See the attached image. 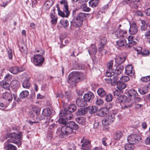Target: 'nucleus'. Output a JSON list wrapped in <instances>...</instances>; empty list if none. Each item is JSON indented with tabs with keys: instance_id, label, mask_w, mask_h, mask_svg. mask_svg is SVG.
I'll use <instances>...</instances> for the list:
<instances>
[{
	"instance_id": "nucleus-21",
	"label": "nucleus",
	"mask_w": 150,
	"mask_h": 150,
	"mask_svg": "<svg viewBox=\"0 0 150 150\" xmlns=\"http://www.w3.org/2000/svg\"><path fill=\"white\" fill-rule=\"evenodd\" d=\"M76 104L79 107H83L87 105V103L82 98H78L76 101Z\"/></svg>"
},
{
	"instance_id": "nucleus-26",
	"label": "nucleus",
	"mask_w": 150,
	"mask_h": 150,
	"mask_svg": "<svg viewBox=\"0 0 150 150\" xmlns=\"http://www.w3.org/2000/svg\"><path fill=\"white\" fill-rule=\"evenodd\" d=\"M99 2V0H90L88 2L89 5L92 8L97 7Z\"/></svg>"
},
{
	"instance_id": "nucleus-30",
	"label": "nucleus",
	"mask_w": 150,
	"mask_h": 150,
	"mask_svg": "<svg viewBox=\"0 0 150 150\" xmlns=\"http://www.w3.org/2000/svg\"><path fill=\"white\" fill-rule=\"evenodd\" d=\"M126 44V40L125 39L119 40L116 42L117 45L119 47H124Z\"/></svg>"
},
{
	"instance_id": "nucleus-58",
	"label": "nucleus",
	"mask_w": 150,
	"mask_h": 150,
	"mask_svg": "<svg viewBox=\"0 0 150 150\" xmlns=\"http://www.w3.org/2000/svg\"><path fill=\"white\" fill-rule=\"evenodd\" d=\"M12 78V76L10 74H7L4 77V79L7 81H10Z\"/></svg>"
},
{
	"instance_id": "nucleus-43",
	"label": "nucleus",
	"mask_w": 150,
	"mask_h": 150,
	"mask_svg": "<svg viewBox=\"0 0 150 150\" xmlns=\"http://www.w3.org/2000/svg\"><path fill=\"white\" fill-rule=\"evenodd\" d=\"M115 74L114 70L110 69H107L105 73V76L107 77H111Z\"/></svg>"
},
{
	"instance_id": "nucleus-9",
	"label": "nucleus",
	"mask_w": 150,
	"mask_h": 150,
	"mask_svg": "<svg viewBox=\"0 0 150 150\" xmlns=\"http://www.w3.org/2000/svg\"><path fill=\"white\" fill-rule=\"evenodd\" d=\"M141 140V137L139 135L137 134H132L127 137V141L129 143L134 144L137 141Z\"/></svg>"
},
{
	"instance_id": "nucleus-16",
	"label": "nucleus",
	"mask_w": 150,
	"mask_h": 150,
	"mask_svg": "<svg viewBox=\"0 0 150 150\" xmlns=\"http://www.w3.org/2000/svg\"><path fill=\"white\" fill-rule=\"evenodd\" d=\"M134 48V50L137 52V54H142L143 55H148L149 54V52L148 50H145L142 52V48L141 47L137 46Z\"/></svg>"
},
{
	"instance_id": "nucleus-11",
	"label": "nucleus",
	"mask_w": 150,
	"mask_h": 150,
	"mask_svg": "<svg viewBox=\"0 0 150 150\" xmlns=\"http://www.w3.org/2000/svg\"><path fill=\"white\" fill-rule=\"evenodd\" d=\"M117 110L113 109L110 111L107 118L109 120V121L111 122H113L115 120V115L118 112Z\"/></svg>"
},
{
	"instance_id": "nucleus-59",
	"label": "nucleus",
	"mask_w": 150,
	"mask_h": 150,
	"mask_svg": "<svg viewBox=\"0 0 150 150\" xmlns=\"http://www.w3.org/2000/svg\"><path fill=\"white\" fill-rule=\"evenodd\" d=\"M8 58L10 59H11L13 57V53L12 50L11 49H9L8 50Z\"/></svg>"
},
{
	"instance_id": "nucleus-18",
	"label": "nucleus",
	"mask_w": 150,
	"mask_h": 150,
	"mask_svg": "<svg viewBox=\"0 0 150 150\" xmlns=\"http://www.w3.org/2000/svg\"><path fill=\"white\" fill-rule=\"evenodd\" d=\"M127 93L128 94V96L129 98V99H130L131 100L135 98L136 96H138V93L137 91L134 89H130L128 91Z\"/></svg>"
},
{
	"instance_id": "nucleus-1",
	"label": "nucleus",
	"mask_w": 150,
	"mask_h": 150,
	"mask_svg": "<svg viewBox=\"0 0 150 150\" xmlns=\"http://www.w3.org/2000/svg\"><path fill=\"white\" fill-rule=\"evenodd\" d=\"M78 128V125L75 122L72 121L68 122L67 125L62 127L60 129L61 133L59 136L61 138H64L67 135L73 132V129L76 130ZM60 130V129H58L56 133H58V131L59 132Z\"/></svg>"
},
{
	"instance_id": "nucleus-61",
	"label": "nucleus",
	"mask_w": 150,
	"mask_h": 150,
	"mask_svg": "<svg viewBox=\"0 0 150 150\" xmlns=\"http://www.w3.org/2000/svg\"><path fill=\"white\" fill-rule=\"evenodd\" d=\"M107 38L105 37L102 38L100 42V44L105 45L107 41Z\"/></svg>"
},
{
	"instance_id": "nucleus-27",
	"label": "nucleus",
	"mask_w": 150,
	"mask_h": 150,
	"mask_svg": "<svg viewBox=\"0 0 150 150\" xmlns=\"http://www.w3.org/2000/svg\"><path fill=\"white\" fill-rule=\"evenodd\" d=\"M114 76L112 77V85L114 86L117 83L120 82L119 79L120 77L118 76V75L116 74L114 75Z\"/></svg>"
},
{
	"instance_id": "nucleus-38",
	"label": "nucleus",
	"mask_w": 150,
	"mask_h": 150,
	"mask_svg": "<svg viewBox=\"0 0 150 150\" xmlns=\"http://www.w3.org/2000/svg\"><path fill=\"white\" fill-rule=\"evenodd\" d=\"M142 25L141 26V30L142 31H145L147 28V25L144 20H141Z\"/></svg>"
},
{
	"instance_id": "nucleus-64",
	"label": "nucleus",
	"mask_w": 150,
	"mask_h": 150,
	"mask_svg": "<svg viewBox=\"0 0 150 150\" xmlns=\"http://www.w3.org/2000/svg\"><path fill=\"white\" fill-rule=\"evenodd\" d=\"M52 20L51 22L53 24L55 25L57 23V17H54L51 19Z\"/></svg>"
},
{
	"instance_id": "nucleus-36",
	"label": "nucleus",
	"mask_w": 150,
	"mask_h": 150,
	"mask_svg": "<svg viewBox=\"0 0 150 150\" xmlns=\"http://www.w3.org/2000/svg\"><path fill=\"white\" fill-rule=\"evenodd\" d=\"M19 82L18 81L13 80L11 82V85L13 88H17L19 86Z\"/></svg>"
},
{
	"instance_id": "nucleus-41",
	"label": "nucleus",
	"mask_w": 150,
	"mask_h": 150,
	"mask_svg": "<svg viewBox=\"0 0 150 150\" xmlns=\"http://www.w3.org/2000/svg\"><path fill=\"white\" fill-rule=\"evenodd\" d=\"M76 107L74 104H71L68 107V110L69 112H74L76 110Z\"/></svg>"
},
{
	"instance_id": "nucleus-48",
	"label": "nucleus",
	"mask_w": 150,
	"mask_h": 150,
	"mask_svg": "<svg viewBox=\"0 0 150 150\" xmlns=\"http://www.w3.org/2000/svg\"><path fill=\"white\" fill-rule=\"evenodd\" d=\"M89 112L90 113H93L96 112L98 110L96 106H91L88 107Z\"/></svg>"
},
{
	"instance_id": "nucleus-23",
	"label": "nucleus",
	"mask_w": 150,
	"mask_h": 150,
	"mask_svg": "<svg viewBox=\"0 0 150 150\" xmlns=\"http://www.w3.org/2000/svg\"><path fill=\"white\" fill-rule=\"evenodd\" d=\"M125 57L121 56H117L115 59V62L117 64H120L123 63L125 60Z\"/></svg>"
},
{
	"instance_id": "nucleus-7",
	"label": "nucleus",
	"mask_w": 150,
	"mask_h": 150,
	"mask_svg": "<svg viewBox=\"0 0 150 150\" xmlns=\"http://www.w3.org/2000/svg\"><path fill=\"white\" fill-rule=\"evenodd\" d=\"M127 31L120 29L116 30L112 34V37L114 39L117 38H123L127 37Z\"/></svg>"
},
{
	"instance_id": "nucleus-56",
	"label": "nucleus",
	"mask_w": 150,
	"mask_h": 150,
	"mask_svg": "<svg viewBox=\"0 0 150 150\" xmlns=\"http://www.w3.org/2000/svg\"><path fill=\"white\" fill-rule=\"evenodd\" d=\"M141 80L142 82H147L150 80V75L143 77L141 78Z\"/></svg>"
},
{
	"instance_id": "nucleus-14",
	"label": "nucleus",
	"mask_w": 150,
	"mask_h": 150,
	"mask_svg": "<svg viewBox=\"0 0 150 150\" xmlns=\"http://www.w3.org/2000/svg\"><path fill=\"white\" fill-rule=\"evenodd\" d=\"M125 73L129 76H133L134 74V70L133 69V67L131 65H127L125 68Z\"/></svg>"
},
{
	"instance_id": "nucleus-57",
	"label": "nucleus",
	"mask_w": 150,
	"mask_h": 150,
	"mask_svg": "<svg viewBox=\"0 0 150 150\" xmlns=\"http://www.w3.org/2000/svg\"><path fill=\"white\" fill-rule=\"evenodd\" d=\"M113 65V62L112 60L109 61L107 63V69H112V67Z\"/></svg>"
},
{
	"instance_id": "nucleus-49",
	"label": "nucleus",
	"mask_w": 150,
	"mask_h": 150,
	"mask_svg": "<svg viewBox=\"0 0 150 150\" xmlns=\"http://www.w3.org/2000/svg\"><path fill=\"white\" fill-rule=\"evenodd\" d=\"M123 69L124 67L122 66L117 67L115 71L116 74L118 75L120 74L122 72Z\"/></svg>"
},
{
	"instance_id": "nucleus-29",
	"label": "nucleus",
	"mask_w": 150,
	"mask_h": 150,
	"mask_svg": "<svg viewBox=\"0 0 150 150\" xmlns=\"http://www.w3.org/2000/svg\"><path fill=\"white\" fill-rule=\"evenodd\" d=\"M98 95L101 97H104L106 94V93L104 89L102 88H99L97 90Z\"/></svg>"
},
{
	"instance_id": "nucleus-32",
	"label": "nucleus",
	"mask_w": 150,
	"mask_h": 150,
	"mask_svg": "<svg viewBox=\"0 0 150 150\" xmlns=\"http://www.w3.org/2000/svg\"><path fill=\"white\" fill-rule=\"evenodd\" d=\"M86 112L84 108H82L78 109V111L76 112V115L77 116L83 115H84Z\"/></svg>"
},
{
	"instance_id": "nucleus-28",
	"label": "nucleus",
	"mask_w": 150,
	"mask_h": 150,
	"mask_svg": "<svg viewBox=\"0 0 150 150\" xmlns=\"http://www.w3.org/2000/svg\"><path fill=\"white\" fill-rule=\"evenodd\" d=\"M83 21L77 19L76 18L74 20L73 23V25L74 26L76 27H80L82 24Z\"/></svg>"
},
{
	"instance_id": "nucleus-31",
	"label": "nucleus",
	"mask_w": 150,
	"mask_h": 150,
	"mask_svg": "<svg viewBox=\"0 0 150 150\" xmlns=\"http://www.w3.org/2000/svg\"><path fill=\"white\" fill-rule=\"evenodd\" d=\"M148 86H144L139 89V92L142 95H144L148 91Z\"/></svg>"
},
{
	"instance_id": "nucleus-19",
	"label": "nucleus",
	"mask_w": 150,
	"mask_h": 150,
	"mask_svg": "<svg viewBox=\"0 0 150 150\" xmlns=\"http://www.w3.org/2000/svg\"><path fill=\"white\" fill-rule=\"evenodd\" d=\"M9 71L13 74H16L18 72H21L24 70V69H21L15 66L10 67L9 69Z\"/></svg>"
},
{
	"instance_id": "nucleus-5",
	"label": "nucleus",
	"mask_w": 150,
	"mask_h": 150,
	"mask_svg": "<svg viewBox=\"0 0 150 150\" xmlns=\"http://www.w3.org/2000/svg\"><path fill=\"white\" fill-rule=\"evenodd\" d=\"M60 3L63 5V10L64 12L66 13V14H65L63 12L60 11L59 7H57L58 15L62 17H67L69 16V11L67 2L65 0H62L60 1Z\"/></svg>"
},
{
	"instance_id": "nucleus-2",
	"label": "nucleus",
	"mask_w": 150,
	"mask_h": 150,
	"mask_svg": "<svg viewBox=\"0 0 150 150\" xmlns=\"http://www.w3.org/2000/svg\"><path fill=\"white\" fill-rule=\"evenodd\" d=\"M5 136L6 138H10L7 140V142L15 144L18 145V147L21 146V139L22 137L21 132L8 133L6 134Z\"/></svg>"
},
{
	"instance_id": "nucleus-35",
	"label": "nucleus",
	"mask_w": 150,
	"mask_h": 150,
	"mask_svg": "<svg viewBox=\"0 0 150 150\" xmlns=\"http://www.w3.org/2000/svg\"><path fill=\"white\" fill-rule=\"evenodd\" d=\"M29 95L28 91L27 90L23 91L20 94V97L21 98L23 99L27 98Z\"/></svg>"
},
{
	"instance_id": "nucleus-55",
	"label": "nucleus",
	"mask_w": 150,
	"mask_h": 150,
	"mask_svg": "<svg viewBox=\"0 0 150 150\" xmlns=\"http://www.w3.org/2000/svg\"><path fill=\"white\" fill-rule=\"evenodd\" d=\"M120 80L122 82H126L129 80V78L127 76H123L120 78Z\"/></svg>"
},
{
	"instance_id": "nucleus-8",
	"label": "nucleus",
	"mask_w": 150,
	"mask_h": 150,
	"mask_svg": "<svg viewBox=\"0 0 150 150\" xmlns=\"http://www.w3.org/2000/svg\"><path fill=\"white\" fill-rule=\"evenodd\" d=\"M81 142L82 143L81 149L83 150H89L91 147V142L87 139H85L83 137L81 141Z\"/></svg>"
},
{
	"instance_id": "nucleus-51",
	"label": "nucleus",
	"mask_w": 150,
	"mask_h": 150,
	"mask_svg": "<svg viewBox=\"0 0 150 150\" xmlns=\"http://www.w3.org/2000/svg\"><path fill=\"white\" fill-rule=\"evenodd\" d=\"M112 99V96L111 94H106L105 97V100L107 102H111Z\"/></svg>"
},
{
	"instance_id": "nucleus-24",
	"label": "nucleus",
	"mask_w": 150,
	"mask_h": 150,
	"mask_svg": "<svg viewBox=\"0 0 150 150\" xmlns=\"http://www.w3.org/2000/svg\"><path fill=\"white\" fill-rule=\"evenodd\" d=\"M3 96L4 98L7 100L9 102L11 101L13 99L11 94L8 92L4 93L3 94Z\"/></svg>"
},
{
	"instance_id": "nucleus-6",
	"label": "nucleus",
	"mask_w": 150,
	"mask_h": 150,
	"mask_svg": "<svg viewBox=\"0 0 150 150\" xmlns=\"http://www.w3.org/2000/svg\"><path fill=\"white\" fill-rule=\"evenodd\" d=\"M80 79L79 73L73 72L69 75L67 81L69 83L73 84L77 82Z\"/></svg>"
},
{
	"instance_id": "nucleus-20",
	"label": "nucleus",
	"mask_w": 150,
	"mask_h": 150,
	"mask_svg": "<svg viewBox=\"0 0 150 150\" xmlns=\"http://www.w3.org/2000/svg\"><path fill=\"white\" fill-rule=\"evenodd\" d=\"M109 110L106 107H103L98 111V115L100 117H104L108 112Z\"/></svg>"
},
{
	"instance_id": "nucleus-54",
	"label": "nucleus",
	"mask_w": 150,
	"mask_h": 150,
	"mask_svg": "<svg viewBox=\"0 0 150 150\" xmlns=\"http://www.w3.org/2000/svg\"><path fill=\"white\" fill-rule=\"evenodd\" d=\"M68 148L69 150H76V146L72 143L68 144Z\"/></svg>"
},
{
	"instance_id": "nucleus-42",
	"label": "nucleus",
	"mask_w": 150,
	"mask_h": 150,
	"mask_svg": "<svg viewBox=\"0 0 150 150\" xmlns=\"http://www.w3.org/2000/svg\"><path fill=\"white\" fill-rule=\"evenodd\" d=\"M60 23L64 28H66L69 25L68 21L67 19H62L60 21Z\"/></svg>"
},
{
	"instance_id": "nucleus-46",
	"label": "nucleus",
	"mask_w": 150,
	"mask_h": 150,
	"mask_svg": "<svg viewBox=\"0 0 150 150\" xmlns=\"http://www.w3.org/2000/svg\"><path fill=\"white\" fill-rule=\"evenodd\" d=\"M125 149L126 150H132L134 149L133 144L129 143L126 144L125 146Z\"/></svg>"
},
{
	"instance_id": "nucleus-40",
	"label": "nucleus",
	"mask_w": 150,
	"mask_h": 150,
	"mask_svg": "<svg viewBox=\"0 0 150 150\" xmlns=\"http://www.w3.org/2000/svg\"><path fill=\"white\" fill-rule=\"evenodd\" d=\"M6 150H16L17 148L15 146L10 144L5 145Z\"/></svg>"
},
{
	"instance_id": "nucleus-34",
	"label": "nucleus",
	"mask_w": 150,
	"mask_h": 150,
	"mask_svg": "<svg viewBox=\"0 0 150 150\" xmlns=\"http://www.w3.org/2000/svg\"><path fill=\"white\" fill-rule=\"evenodd\" d=\"M40 108L37 106L33 105L31 108V111L33 112L37 115H38L40 113Z\"/></svg>"
},
{
	"instance_id": "nucleus-47",
	"label": "nucleus",
	"mask_w": 150,
	"mask_h": 150,
	"mask_svg": "<svg viewBox=\"0 0 150 150\" xmlns=\"http://www.w3.org/2000/svg\"><path fill=\"white\" fill-rule=\"evenodd\" d=\"M85 17V15L84 13H80L77 15L76 18L77 19L83 21V20Z\"/></svg>"
},
{
	"instance_id": "nucleus-50",
	"label": "nucleus",
	"mask_w": 150,
	"mask_h": 150,
	"mask_svg": "<svg viewBox=\"0 0 150 150\" xmlns=\"http://www.w3.org/2000/svg\"><path fill=\"white\" fill-rule=\"evenodd\" d=\"M52 4L53 2L52 0H48L46 2L45 5L47 8H49L52 6Z\"/></svg>"
},
{
	"instance_id": "nucleus-60",
	"label": "nucleus",
	"mask_w": 150,
	"mask_h": 150,
	"mask_svg": "<svg viewBox=\"0 0 150 150\" xmlns=\"http://www.w3.org/2000/svg\"><path fill=\"white\" fill-rule=\"evenodd\" d=\"M107 139L106 137H103L102 139V144L105 146H107L108 145V143L107 142Z\"/></svg>"
},
{
	"instance_id": "nucleus-44",
	"label": "nucleus",
	"mask_w": 150,
	"mask_h": 150,
	"mask_svg": "<svg viewBox=\"0 0 150 150\" xmlns=\"http://www.w3.org/2000/svg\"><path fill=\"white\" fill-rule=\"evenodd\" d=\"M95 104L97 106H100L104 103V100L101 98H97L95 101Z\"/></svg>"
},
{
	"instance_id": "nucleus-4",
	"label": "nucleus",
	"mask_w": 150,
	"mask_h": 150,
	"mask_svg": "<svg viewBox=\"0 0 150 150\" xmlns=\"http://www.w3.org/2000/svg\"><path fill=\"white\" fill-rule=\"evenodd\" d=\"M60 117L58 120L59 122L61 123L67 125V121L69 120H71L73 115L71 113H67V112L65 110H62L60 113Z\"/></svg>"
},
{
	"instance_id": "nucleus-52",
	"label": "nucleus",
	"mask_w": 150,
	"mask_h": 150,
	"mask_svg": "<svg viewBox=\"0 0 150 150\" xmlns=\"http://www.w3.org/2000/svg\"><path fill=\"white\" fill-rule=\"evenodd\" d=\"M111 123L107 118H104L102 120V123L104 126L108 125Z\"/></svg>"
},
{
	"instance_id": "nucleus-37",
	"label": "nucleus",
	"mask_w": 150,
	"mask_h": 150,
	"mask_svg": "<svg viewBox=\"0 0 150 150\" xmlns=\"http://www.w3.org/2000/svg\"><path fill=\"white\" fill-rule=\"evenodd\" d=\"M116 85H117V88L119 90H121L122 89H124L126 86V85L125 83L121 82H119Z\"/></svg>"
},
{
	"instance_id": "nucleus-39",
	"label": "nucleus",
	"mask_w": 150,
	"mask_h": 150,
	"mask_svg": "<svg viewBox=\"0 0 150 150\" xmlns=\"http://www.w3.org/2000/svg\"><path fill=\"white\" fill-rule=\"evenodd\" d=\"M0 84L1 86L5 89L8 90L9 88V83L4 81H2L0 82Z\"/></svg>"
},
{
	"instance_id": "nucleus-12",
	"label": "nucleus",
	"mask_w": 150,
	"mask_h": 150,
	"mask_svg": "<svg viewBox=\"0 0 150 150\" xmlns=\"http://www.w3.org/2000/svg\"><path fill=\"white\" fill-rule=\"evenodd\" d=\"M130 27L129 30V33L131 35L136 34L138 31V28L136 24L134 23H130Z\"/></svg>"
},
{
	"instance_id": "nucleus-33",
	"label": "nucleus",
	"mask_w": 150,
	"mask_h": 150,
	"mask_svg": "<svg viewBox=\"0 0 150 150\" xmlns=\"http://www.w3.org/2000/svg\"><path fill=\"white\" fill-rule=\"evenodd\" d=\"M122 132L119 130L115 132L114 137L115 139H119L122 137Z\"/></svg>"
},
{
	"instance_id": "nucleus-53",
	"label": "nucleus",
	"mask_w": 150,
	"mask_h": 150,
	"mask_svg": "<svg viewBox=\"0 0 150 150\" xmlns=\"http://www.w3.org/2000/svg\"><path fill=\"white\" fill-rule=\"evenodd\" d=\"M122 91L121 90H116L114 92V95L115 98L118 97L120 94L122 93Z\"/></svg>"
},
{
	"instance_id": "nucleus-10",
	"label": "nucleus",
	"mask_w": 150,
	"mask_h": 150,
	"mask_svg": "<svg viewBox=\"0 0 150 150\" xmlns=\"http://www.w3.org/2000/svg\"><path fill=\"white\" fill-rule=\"evenodd\" d=\"M141 0H123L122 2V4L124 5L126 4H130L133 6L135 8L138 7V3L140 2Z\"/></svg>"
},
{
	"instance_id": "nucleus-45",
	"label": "nucleus",
	"mask_w": 150,
	"mask_h": 150,
	"mask_svg": "<svg viewBox=\"0 0 150 150\" xmlns=\"http://www.w3.org/2000/svg\"><path fill=\"white\" fill-rule=\"evenodd\" d=\"M76 121L80 124H84L85 122V119L83 117H79L76 118Z\"/></svg>"
},
{
	"instance_id": "nucleus-22",
	"label": "nucleus",
	"mask_w": 150,
	"mask_h": 150,
	"mask_svg": "<svg viewBox=\"0 0 150 150\" xmlns=\"http://www.w3.org/2000/svg\"><path fill=\"white\" fill-rule=\"evenodd\" d=\"M42 115L44 116L50 117L52 114L51 110L49 108H46L43 109Z\"/></svg>"
},
{
	"instance_id": "nucleus-25",
	"label": "nucleus",
	"mask_w": 150,
	"mask_h": 150,
	"mask_svg": "<svg viewBox=\"0 0 150 150\" xmlns=\"http://www.w3.org/2000/svg\"><path fill=\"white\" fill-rule=\"evenodd\" d=\"M30 79V78H29L27 77L24 80L22 83V86L23 87L26 88H28L30 87V84L29 82Z\"/></svg>"
},
{
	"instance_id": "nucleus-15",
	"label": "nucleus",
	"mask_w": 150,
	"mask_h": 150,
	"mask_svg": "<svg viewBox=\"0 0 150 150\" xmlns=\"http://www.w3.org/2000/svg\"><path fill=\"white\" fill-rule=\"evenodd\" d=\"M88 49V51L90 56L95 55L97 51V47L94 44H92Z\"/></svg>"
},
{
	"instance_id": "nucleus-17",
	"label": "nucleus",
	"mask_w": 150,
	"mask_h": 150,
	"mask_svg": "<svg viewBox=\"0 0 150 150\" xmlns=\"http://www.w3.org/2000/svg\"><path fill=\"white\" fill-rule=\"evenodd\" d=\"M94 97V94L91 92H89L84 94L83 96V100L86 102H89Z\"/></svg>"
},
{
	"instance_id": "nucleus-62",
	"label": "nucleus",
	"mask_w": 150,
	"mask_h": 150,
	"mask_svg": "<svg viewBox=\"0 0 150 150\" xmlns=\"http://www.w3.org/2000/svg\"><path fill=\"white\" fill-rule=\"evenodd\" d=\"M83 10L85 12H89L90 10V8L86 6H84L82 7Z\"/></svg>"
},
{
	"instance_id": "nucleus-63",
	"label": "nucleus",
	"mask_w": 150,
	"mask_h": 150,
	"mask_svg": "<svg viewBox=\"0 0 150 150\" xmlns=\"http://www.w3.org/2000/svg\"><path fill=\"white\" fill-rule=\"evenodd\" d=\"M144 141L146 144L150 145V135L146 138Z\"/></svg>"
},
{
	"instance_id": "nucleus-13",
	"label": "nucleus",
	"mask_w": 150,
	"mask_h": 150,
	"mask_svg": "<svg viewBox=\"0 0 150 150\" xmlns=\"http://www.w3.org/2000/svg\"><path fill=\"white\" fill-rule=\"evenodd\" d=\"M131 99L127 98V97L125 95H120L116 100L117 102L120 103L124 102L129 103Z\"/></svg>"
},
{
	"instance_id": "nucleus-3",
	"label": "nucleus",
	"mask_w": 150,
	"mask_h": 150,
	"mask_svg": "<svg viewBox=\"0 0 150 150\" xmlns=\"http://www.w3.org/2000/svg\"><path fill=\"white\" fill-rule=\"evenodd\" d=\"M36 52L39 53L36 54L34 55L33 58V61L37 66L42 65L45 61V58L43 55L45 54L44 50L42 49L36 51Z\"/></svg>"
}]
</instances>
